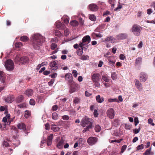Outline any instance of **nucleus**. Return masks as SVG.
Wrapping results in <instances>:
<instances>
[{
  "label": "nucleus",
  "instance_id": "14",
  "mask_svg": "<svg viewBox=\"0 0 155 155\" xmlns=\"http://www.w3.org/2000/svg\"><path fill=\"white\" fill-rule=\"evenodd\" d=\"M134 82L135 85L137 89L140 91H142L143 89V87L141 83L137 79H135Z\"/></svg>",
  "mask_w": 155,
  "mask_h": 155
},
{
  "label": "nucleus",
  "instance_id": "5",
  "mask_svg": "<svg viewBox=\"0 0 155 155\" xmlns=\"http://www.w3.org/2000/svg\"><path fill=\"white\" fill-rule=\"evenodd\" d=\"M16 61H19L22 64H24L29 61V59L26 56H23L20 58L18 56H17L15 59Z\"/></svg>",
  "mask_w": 155,
  "mask_h": 155
},
{
  "label": "nucleus",
  "instance_id": "64",
  "mask_svg": "<svg viewBox=\"0 0 155 155\" xmlns=\"http://www.w3.org/2000/svg\"><path fill=\"white\" fill-rule=\"evenodd\" d=\"M58 109V107L57 105H55L52 107V109L54 111H56Z\"/></svg>",
  "mask_w": 155,
  "mask_h": 155
},
{
  "label": "nucleus",
  "instance_id": "10",
  "mask_svg": "<svg viewBox=\"0 0 155 155\" xmlns=\"http://www.w3.org/2000/svg\"><path fill=\"white\" fill-rule=\"evenodd\" d=\"M147 75L145 72H141L139 75L140 80L141 82H145L147 79Z\"/></svg>",
  "mask_w": 155,
  "mask_h": 155
},
{
  "label": "nucleus",
  "instance_id": "60",
  "mask_svg": "<svg viewBox=\"0 0 155 155\" xmlns=\"http://www.w3.org/2000/svg\"><path fill=\"white\" fill-rule=\"evenodd\" d=\"M139 120L138 118L137 117H135L134 118V124L135 125L137 126Z\"/></svg>",
  "mask_w": 155,
  "mask_h": 155
},
{
  "label": "nucleus",
  "instance_id": "50",
  "mask_svg": "<svg viewBox=\"0 0 155 155\" xmlns=\"http://www.w3.org/2000/svg\"><path fill=\"white\" fill-rule=\"evenodd\" d=\"M64 34L65 36H67L69 35L70 33V31L68 29H66L64 31Z\"/></svg>",
  "mask_w": 155,
  "mask_h": 155
},
{
  "label": "nucleus",
  "instance_id": "27",
  "mask_svg": "<svg viewBox=\"0 0 155 155\" xmlns=\"http://www.w3.org/2000/svg\"><path fill=\"white\" fill-rule=\"evenodd\" d=\"M51 126V129L54 132H57L59 130L60 128L57 125L52 124Z\"/></svg>",
  "mask_w": 155,
  "mask_h": 155
},
{
  "label": "nucleus",
  "instance_id": "7",
  "mask_svg": "<svg viewBox=\"0 0 155 155\" xmlns=\"http://www.w3.org/2000/svg\"><path fill=\"white\" fill-rule=\"evenodd\" d=\"M97 140L98 139L97 137H91L88 138L87 142L90 145L92 146L96 144Z\"/></svg>",
  "mask_w": 155,
  "mask_h": 155
},
{
  "label": "nucleus",
  "instance_id": "9",
  "mask_svg": "<svg viewBox=\"0 0 155 155\" xmlns=\"http://www.w3.org/2000/svg\"><path fill=\"white\" fill-rule=\"evenodd\" d=\"M65 81H67L69 84H70L73 82V77L71 74L68 73L65 75Z\"/></svg>",
  "mask_w": 155,
  "mask_h": 155
},
{
  "label": "nucleus",
  "instance_id": "23",
  "mask_svg": "<svg viewBox=\"0 0 155 155\" xmlns=\"http://www.w3.org/2000/svg\"><path fill=\"white\" fill-rule=\"evenodd\" d=\"M17 126L18 128L20 130H26L25 125L23 123H19L17 125Z\"/></svg>",
  "mask_w": 155,
  "mask_h": 155
},
{
  "label": "nucleus",
  "instance_id": "47",
  "mask_svg": "<svg viewBox=\"0 0 155 155\" xmlns=\"http://www.w3.org/2000/svg\"><path fill=\"white\" fill-rule=\"evenodd\" d=\"M127 147V146L126 145H124L123 146L121 147V153H123L126 149Z\"/></svg>",
  "mask_w": 155,
  "mask_h": 155
},
{
  "label": "nucleus",
  "instance_id": "49",
  "mask_svg": "<svg viewBox=\"0 0 155 155\" xmlns=\"http://www.w3.org/2000/svg\"><path fill=\"white\" fill-rule=\"evenodd\" d=\"M30 115V113L28 110H26L25 111V118H27Z\"/></svg>",
  "mask_w": 155,
  "mask_h": 155
},
{
  "label": "nucleus",
  "instance_id": "53",
  "mask_svg": "<svg viewBox=\"0 0 155 155\" xmlns=\"http://www.w3.org/2000/svg\"><path fill=\"white\" fill-rule=\"evenodd\" d=\"M72 74L74 77L76 78L78 74V73L76 70H73L72 71Z\"/></svg>",
  "mask_w": 155,
  "mask_h": 155
},
{
  "label": "nucleus",
  "instance_id": "41",
  "mask_svg": "<svg viewBox=\"0 0 155 155\" xmlns=\"http://www.w3.org/2000/svg\"><path fill=\"white\" fill-rule=\"evenodd\" d=\"M57 44L55 43H52L51 45V49L54 50L57 48Z\"/></svg>",
  "mask_w": 155,
  "mask_h": 155
},
{
  "label": "nucleus",
  "instance_id": "62",
  "mask_svg": "<svg viewBox=\"0 0 155 155\" xmlns=\"http://www.w3.org/2000/svg\"><path fill=\"white\" fill-rule=\"evenodd\" d=\"M126 58L124 54H121L120 55V59L121 60H124Z\"/></svg>",
  "mask_w": 155,
  "mask_h": 155
},
{
  "label": "nucleus",
  "instance_id": "21",
  "mask_svg": "<svg viewBox=\"0 0 155 155\" xmlns=\"http://www.w3.org/2000/svg\"><path fill=\"white\" fill-rule=\"evenodd\" d=\"M33 90L31 89H29L25 91L24 92V94L30 97L32 96L33 94Z\"/></svg>",
  "mask_w": 155,
  "mask_h": 155
},
{
  "label": "nucleus",
  "instance_id": "46",
  "mask_svg": "<svg viewBox=\"0 0 155 155\" xmlns=\"http://www.w3.org/2000/svg\"><path fill=\"white\" fill-rule=\"evenodd\" d=\"M144 146L143 144L139 145L137 147V150H141L144 148Z\"/></svg>",
  "mask_w": 155,
  "mask_h": 155
},
{
  "label": "nucleus",
  "instance_id": "58",
  "mask_svg": "<svg viewBox=\"0 0 155 155\" xmlns=\"http://www.w3.org/2000/svg\"><path fill=\"white\" fill-rule=\"evenodd\" d=\"M62 119L64 120H68L69 119V117L68 115H64L62 116Z\"/></svg>",
  "mask_w": 155,
  "mask_h": 155
},
{
  "label": "nucleus",
  "instance_id": "4",
  "mask_svg": "<svg viewBox=\"0 0 155 155\" xmlns=\"http://www.w3.org/2000/svg\"><path fill=\"white\" fill-rule=\"evenodd\" d=\"M5 66L7 70L9 71L12 70L14 68L13 62L11 59L7 60L5 63Z\"/></svg>",
  "mask_w": 155,
  "mask_h": 155
},
{
  "label": "nucleus",
  "instance_id": "1",
  "mask_svg": "<svg viewBox=\"0 0 155 155\" xmlns=\"http://www.w3.org/2000/svg\"><path fill=\"white\" fill-rule=\"evenodd\" d=\"M44 40V37L38 33L35 34L31 37L32 46L35 49L39 50Z\"/></svg>",
  "mask_w": 155,
  "mask_h": 155
},
{
  "label": "nucleus",
  "instance_id": "28",
  "mask_svg": "<svg viewBox=\"0 0 155 155\" xmlns=\"http://www.w3.org/2000/svg\"><path fill=\"white\" fill-rule=\"evenodd\" d=\"M62 19L64 20V22L66 24H68L69 22V18L67 15H64L62 18Z\"/></svg>",
  "mask_w": 155,
  "mask_h": 155
},
{
  "label": "nucleus",
  "instance_id": "32",
  "mask_svg": "<svg viewBox=\"0 0 155 155\" xmlns=\"http://www.w3.org/2000/svg\"><path fill=\"white\" fill-rule=\"evenodd\" d=\"M94 129L96 132H99L101 130V126L97 124L95 126Z\"/></svg>",
  "mask_w": 155,
  "mask_h": 155
},
{
  "label": "nucleus",
  "instance_id": "13",
  "mask_svg": "<svg viewBox=\"0 0 155 155\" xmlns=\"http://www.w3.org/2000/svg\"><path fill=\"white\" fill-rule=\"evenodd\" d=\"M6 78L4 76V72L0 71V84L2 85L5 83Z\"/></svg>",
  "mask_w": 155,
  "mask_h": 155
},
{
  "label": "nucleus",
  "instance_id": "38",
  "mask_svg": "<svg viewBox=\"0 0 155 155\" xmlns=\"http://www.w3.org/2000/svg\"><path fill=\"white\" fill-rule=\"evenodd\" d=\"M55 36H57L59 37H60L62 35V34L58 30H56L55 31Z\"/></svg>",
  "mask_w": 155,
  "mask_h": 155
},
{
  "label": "nucleus",
  "instance_id": "33",
  "mask_svg": "<svg viewBox=\"0 0 155 155\" xmlns=\"http://www.w3.org/2000/svg\"><path fill=\"white\" fill-rule=\"evenodd\" d=\"M79 23L80 25L82 27L84 26V20L82 18H79Z\"/></svg>",
  "mask_w": 155,
  "mask_h": 155
},
{
  "label": "nucleus",
  "instance_id": "57",
  "mask_svg": "<svg viewBox=\"0 0 155 155\" xmlns=\"http://www.w3.org/2000/svg\"><path fill=\"white\" fill-rule=\"evenodd\" d=\"M99 81L93 82L94 84L96 87H99L100 86V83L98 82Z\"/></svg>",
  "mask_w": 155,
  "mask_h": 155
},
{
  "label": "nucleus",
  "instance_id": "31",
  "mask_svg": "<svg viewBox=\"0 0 155 155\" xmlns=\"http://www.w3.org/2000/svg\"><path fill=\"white\" fill-rule=\"evenodd\" d=\"M102 79L106 82H109L110 79L107 75H104L102 76Z\"/></svg>",
  "mask_w": 155,
  "mask_h": 155
},
{
  "label": "nucleus",
  "instance_id": "24",
  "mask_svg": "<svg viewBox=\"0 0 155 155\" xmlns=\"http://www.w3.org/2000/svg\"><path fill=\"white\" fill-rule=\"evenodd\" d=\"M85 142V140L83 138L79 139L78 140V147H82L84 144Z\"/></svg>",
  "mask_w": 155,
  "mask_h": 155
},
{
  "label": "nucleus",
  "instance_id": "34",
  "mask_svg": "<svg viewBox=\"0 0 155 155\" xmlns=\"http://www.w3.org/2000/svg\"><path fill=\"white\" fill-rule=\"evenodd\" d=\"M89 18L92 21H94L96 20V17L94 15H89Z\"/></svg>",
  "mask_w": 155,
  "mask_h": 155
},
{
  "label": "nucleus",
  "instance_id": "45",
  "mask_svg": "<svg viewBox=\"0 0 155 155\" xmlns=\"http://www.w3.org/2000/svg\"><path fill=\"white\" fill-rule=\"evenodd\" d=\"M9 145V144L7 141H4L2 143V146L4 147H7Z\"/></svg>",
  "mask_w": 155,
  "mask_h": 155
},
{
  "label": "nucleus",
  "instance_id": "51",
  "mask_svg": "<svg viewBox=\"0 0 155 155\" xmlns=\"http://www.w3.org/2000/svg\"><path fill=\"white\" fill-rule=\"evenodd\" d=\"M29 104L31 105H34L35 104V102L34 99H31L30 101Z\"/></svg>",
  "mask_w": 155,
  "mask_h": 155
},
{
  "label": "nucleus",
  "instance_id": "55",
  "mask_svg": "<svg viewBox=\"0 0 155 155\" xmlns=\"http://www.w3.org/2000/svg\"><path fill=\"white\" fill-rule=\"evenodd\" d=\"M53 137V134H51L48 138L47 140L52 141Z\"/></svg>",
  "mask_w": 155,
  "mask_h": 155
},
{
  "label": "nucleus",
  "instance_id": "43",
  "mask_svg": "<svg viewBox=\"0 0 155 155\" xmlns=\"http://www.w3.org/2000/svg\"><path fill=\"white\" fill-rule=\"evenodd\" d=\"M111 77L113 80H115L117 78V76L115 72H112L111 74Z\"/></svg>",
  "mask_w": 155,
  "mask_h": 155
},
{
  "label": "nucleus",
  "instance_id": "25",
  "mask_svg": "<svg viewBox=\"0 0 155 155\" xmlns=\"http://www.w3.org/2000/svg\"><path fill=\"white\" fill-rule=\"evenodd\" d=\"M96 101L98 103H101L104 101V98L103 97H101L100 95H98L96 97Z\"/></svg>",
  "mask_w": 155,
  "mask_h": 155
},
{
  "label": "nucleus",
  "instance_id": "6",
  "mask_svg": "<svg viewBox=\"0 0 155 155\" xmlns=\"http://www.w3.org/2000/svg\"><path fill=\"white\" fill-rule=\"evenodd\" d=\"M140 27L136 25H134L132 26V31L135 35L139 36L140 35Z\"/></svg>",
  "mask_w": 155,
  "mask_h": 155
},
{
  "label": "nucleus",
  "instance_id": "8",
  "mask_svg": "<svg viewBox=\"0 0 155 155\" xmlns=\"http://www.w3.org/2000/svg\"><path fill=\"white\" fill-rule=\"evenodd\" d=\"M107 113L108 117L112 119L114 117L115 115L114 111L113 108H109L107 110Z\"/></svg>",
  "mask_w": 155,
  "mask_h": 155
},
{
  "label": "nucleus",
  "instance_id": "40",
  "mask_svg": "<svg viewBox=\"0 0 155 155\" xmlns=\"http://www.w3.org/2000/svg\"><path fill=\"white\" fill-rule=\"evenodd\" d=\"M108 101L109 102H119V101L117 98H109L108 99Z\"/></svg>",
  "mask_w": 155,
  "mask_h": 155
},
{
  "label": "nucleus",
  "instance_id": "3",
  "mask_svg": "<svg viewBox=\"0 0 155 155\" xmlns=\"http://www.w3.org/2000/svg\"><path fill=\"white\" fill-rule=\"evenodd\" d=\"M88 48V44H85L84 43L80 42L78 45V55H82L83 53V50H86Z\"/></svg>",
  "mask_w": 155,
  "mask_h": 155
},
{
  "label": "nucleus",
  "instance_id": "42",
  "mask_svg": "<svg viewBox=\"0 0 155 155\" xmlns=\"http://www.w3.org/2000/svg\"><path fill=\"white\" fill-rule=\"evenodd\" d=\"M74 84V82L72 83V84ZM76 88L75 87H73V84L71 85V86L70 90V92L71 93H72L75 91L76 90Z\"/></svg>",
  "mask_w": 155,
  "mask_h": 155
},
{
  "label": "nucleus",
  "instance_id": "56",
  "mask_svg": "<svg viewBox=\"0 0 155 155\" xmlns=\"http://www.w3.org/2000/svg\"><path fill=\"white\" fill-rule=\"evenodd\" d=\"M122 8V6H121L119 4V5L116 8H114V10L115 11H116L119 10L120 9Z\"/></svg>",
  "mask_w": 155,
  "mask_h": 155
},
{
  "label": "nucleus",
  "instance_id": "35",
  "mask_svg": "<svg viewBox=\"0 0 155 155\" xmlns=\"http://www.w3.org/2000/svg\"><path fill=\"white\" fill-rule=\"evenodd\" d=\"M22 45V44L21 42H17L15 44V47L19 48H21Z\"/></svg>",
  "mask_w": 155,
  "mask_h": 155
},
{
  "label": "nucleus",
  "instance_id": "44",
  "mask_svg": "<svg viewBox=\"0 0 155 155\" xmlns=\"http://www.w3.org/2000/svg\"><path fill=\"white\" fill-rule=\"evenodd\" d=\"M89 57L87 55H82L81 58V59L83 60H87L88 59Z\"/></svg>",
  "mask_w": 155,
  "mask_h": 155
},
{
  "label": "nucleus",
  "instance_id": "63",
  "mask_svg": "<svg viewBox=\"0 0 155 155\" xmlns=\"http://www.w3.org/2000/svg\"><path fill=\"white\" fill-rule=\"evenodd\" d=\"M143 46V43L142 41L140 42L138 45V48H141Z\"/></svg>",
  "mask_w": 155,
  "mask_h": 155
},
{
  "label": "nucleus",
  "instance_id": "61",
  "mask_svg": "<svg viewBox=\"0 0 155 155\" xmlns=\"http://www.w3.org/2000/svg\"><path fill=\"white\" fill-rule=\"evenodd\" d=\"M94 115L95 117H97L98 115V114L97 113V110H94Z\"/></svg>",
  "mask_w": 155,
  "mask_h": 155
},
{
  "label": "nucleus",
  "instance_id": "30",
  "mask_svg": "<svg viewBox=\"0 0 155 155\" xmlns=\"http://www.w3.org/2000/svg\"><path fill=\"white\" fill-rule=\"evenodd\" d=\"M29 39L28 37L26 36H21L20 38V40L22 41L26 42L29 40Z\"/></svg>",
  "mask_w": 155,
  "mask_h": 155
},
{
  "label": "nucleus",
  "instance_id": "39",
  "mask_svg": "<svg viewBox=\"0 0 155 155\" xmlns=\"http://www.w3.org/2000/svg\"><path fill=\"white\" fill-rule=\"evenodd\" d=\"M151 148H150L149 149L147 150L144 153V155H150V151Z\"/></svg>",
  "mask_w": 155,
  "mask_h": 155
},
{
  "label": "nucleus",
  "instance_id": "19",
  "mask_svg": "<svg viewBox=\"0 0 155 155\" xmlns=\"http://www.w3.org/2000/svg\"><path fill=\"white\" fill-rule=\"evenodd\" d=\"M91 41V38L88 35L84 36L82 39V43L87 42V44L89 43Z\"/></svg>",
  "mask_w": 155,
  "mask_h": 155
},
{
  "label": "nucleus",
  "instance_id": "15",
  "mask_svg": "<svg viewBox=\"0 0 155 155\" xmlns=\"http://www.w3.org/2000/svg\"><path fill=\"white\" fill-rule=\"evenodd\" d=\"M88 8L92 11H96L98 9V6L94 4H90L88 7Z\"/></svg>",
  "mask_w": 155,
  "mask_h": 155
},
{
  "label": "nucleus",
  "instance_id": "2",
  "mask_svg": "<svg viewBox=\"0 0 155 155\" xmlns=\"http://www.w3.org/2000/svg\"><path fill=\"white\" fill-rule=\"evenodd\" d=\"M94 120L91 118L85 117L83 118L81 122L82 126L86 127L83 130V132L84 133L89 130L90 129L93 127Z\"/></svg>",
  "mask_w": 155,
  "mask_h": 155
},
{
  "label": "nucleus",
  "instance_id": "16",
  "mask_svg": "<svg viewBox=\"0 0 155 155\" xmlns=\"http://www.w3.org/2000/svg\"><path fill=\"white\" fill-rule=\"evenodd\" d=\"M55 25L57 28L59 29H65V25L62 24L60 21H56Z\"/></svg>",
  "mask_w": 155,
  "mask_h": 155
},
{
  "label": "nucleus",
  "instance_id": "26",
  "mask_svg": "<svg viewBox=\"0 0 155 155\" xmlns=\"http://www.w3.org/2000/svg\"><path fill=\"white\" fill-rule=\"evenodd\" d=\"M142 61V58L141 57H139L137 58L135 62V66H137L141 64Z\"/></svg>",
  "mask_w": 155,
  "mask_h": 155
},
{
  "label": "nucleus",
  "instance_id": "54",
  "mask_svg": "<svg viewBox=\"0 0 155 155\" xmlns=\"http://www.w3.org/2000/svg\"><path fill=\"white\" fill-rule=\"evenodd\" d=\"M58 39L57 38H52L51 41L52 43H55L57 42H58Z\"/></svg>",
  "mask_w": 155,
  "mask_h": 155
},
{
  "label": "nucleus",
  "instance_id": "17",
  "mask_svg": "<svg viewBox=\"0 0 155 155\" xmlns=\"http://www.w3.org/2000/svg\"><path fill=\"white\" fill-rule=\"evenodd\" d=\"M128 36L127 34H120L117 35L116 38L118 40H121L126 39Z\"/></svg>",
  "mask_w": 155,
  "mask_h": 155
},
{
  "label": "nucleus",
  "instance_id": "29",
  "mask_svg": "<svg viewBox=\"0 0 155 155\" xmlns=\"http://www.w3.org/2000/svg\"><path fill=\"white\" fill-rule=\"evenodd\" d=\"M52 117L54 120H57L58 118V114L55 112L53 113L52 114Z\"/></svg>",
  "mask_w": 155,
  "mask_h": 155
},
{
  "label": "nucleus",
  "instance_id": "59",
  "mask_svg": "<svg viewBox=\"0 0 155 155\" xmlns=\"http://www.w3.org/2000/svg\"><path fill=\"white\" fill-rule=\"evenodd\" d=\"M140 130V127L137 129H135L134 130V133L137 134L139 133Z\"/></svg>",
  "mask_w": 155,
  "mask_h": 155
},
{
  "label": "nucleus",
  "instance_id": "18",
  "mask_svg": "<svg viewBox=\"0 0 155 155\" xmlns=\"http://www.w3.org/2000/svg\"><path fill=\"white\" fill-rule=\"evenodd\" d=\"M64 140L63 137H61L60 140L58 142L57 144V147L59 149H61L63 147V144L64 143Z\"/></svg>",
  "mask_w": 155,
  "mask_h": 155
},
{
  "label": "nucleus",
  "instance_id": "20",
  "mask_svg": "<svg viewBox=\"0 0 155 155\" xmlns=\"http://www.w3.org/2000/svg\"><path fill=\"white\" fill-rule=\"evenodd\" d=\"M116 39L112 36H110L105 39L104 42H110L111 43H114Z\"/></svg>",
  "mask_w": 155,
  "mask_h": 155
},
{
  "label": "nucleus",
  "instance_id": "22",
  "mask_svg": "<svg viewBox=\"0 0 155 155\" xmlns=\"http://www.w3.org/2000/svg\"><path fill=\"white\" fill-rule=\"evenodd\" d=\"M14 100V97L12 95L9 96L5 99V101L8 103L12 102Z\"/></svg>",
  "mask_w": 155,
  "mask_h": 155
},
{
  "label": "nucleus",
  "instance_id": "12",
  "mask_svg": "<svg viewBox=\"0 0 155 155\" xmlns=\"http://www.w3.org/2000/svg\"><path fill=\"white\" fill-rule=\"evenodd\" d=\"M100 75L99 73H95L93 74L91 77V79L93 82L99 81Z\"/></svg>",
  "mask_w": 155,
  "mask_h": 155
},
{
  "label": "nucleus",
  "instance_id": "11",
  "mask_svg": "<svg viewBox=\"0 0 155 155\" xmlns=\"http://www.w3.org/2000/svg\"><path fill=\"white\" fill-rule=\"evenodd\" d=\"M58 64V61L55 60L50 63L49 66L51 67V69L52 70H55L58 69L57 65Z\"/></svg>",
  "mask_w": 155,
  "mask_h": 155
},
{
  "label": "nucleus",
  "instance_id": "36",
  "mask_svg": "<svg viewBox=\"0 0 155 155\" xmlns=\"http://www.w3.org/2000/svg\"><path fill=\"white\" fill-rule=\"evenodd\" d=\"M23 98V96L22 95H20L18 97V98L17 100V101L19 103L22 101Z\"/></svg>",
  "mask_w": 155,
  "mask_h": 155
},
{
  "label": "nucleus",
  "instance_id": "37",
  "mask_svg": "<svg viewBox=\"0 0 155 155\" xmlns=\"http://www.w3.org/2000/svg\"><path fill=\"white\" fill-rule=\"evenodd\" d=\"M70 24L72 26H75L78 25V22L75 20L72 21H71Z\"/></svg>",
  "mask_w": 155,
  "mask_h": 155
},
{
  "label": "nucleus",
  "instance_id": "52",
  "mask_svg": "<svg viewBox=\"0 0 155 155\" xmlns=\"http://www.w3.org/2000/svg\"><path fill=\"white\" fill-rule=\"evenodd\" d=\"M148 123L150 124L151 125H152L153 126H154V124L153 122V120L151 118H149L148 120Z\"/></svg>",
  "mask_w": 155,
  "mask_h": 155
},
{
  "label": "nucleus",
  "instance_id": "48",
  "mask_svg": "<svg viewBox=\"0 0 155 155\" xmlns=\"http://www.w3.org/2000/svg\"><path fill=\"white\" fill-rule=\"evenodd\" d=\"M109 61V64L112 66L114 65V64L115 63V62L110 60V58L108 59Z\"/></svg>",
  "mask_w": 155,
  "mask_h": 155
}]
</instances>
